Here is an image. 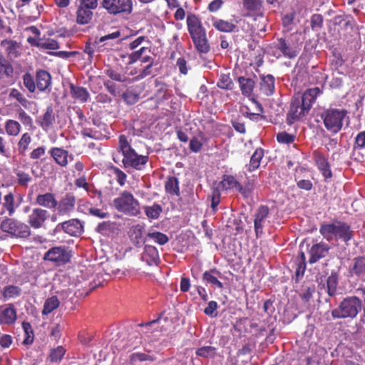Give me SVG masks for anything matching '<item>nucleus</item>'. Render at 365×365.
Segmentation results:
<instances>
[{"instance_id":"f257e3e1","label":"nucleus","mask_w":365,"mask_h":365,"mask_svg":"<svg viewBox=\"0 0 365 365\" xmlns=\"http://www.w3.org/2000/svg\"><path fill=\"white\" fill-rule=\"evenodd\" d=\"M320 93L318 87L307 89L302 96L292 98L287 120L291 125L307 115Z\"/></svg>"},{"instance_id":"f03ea898","label":"nucleus","mask_w":365,"mask_h":365,"mask_svg":"<svg viewBox=\"0 0 365 365\" xmlns=\"http://www.w3.org/2000/svg\"><path fill=\"white\" fill-rule=\"evenodd\" d=\"M118 148L123 156L122 163L125 168H133L141 170L148 162V156L138 155L131 147L128 138L124 135L119 136Z\"/></svg>"},{"instance_id":"7ed1b4c3","label":"nucleus","mask_w":365,"mask_h":365,"mask_svg":"<svg viewBox=\"0 0 365 365\" xmlns=\"http://www.w3.org/2000/svg\"><path fill=\"white\" fill-rule=\"evenodd\" d=\"M319 232L328 241L341 240L346 242L353 237V231L350 226L341 221L322 224L320 226Z\"/></svg>"},{"instance_id":"20e7f679","label":"nucleus","mask_w":365,"mask_h":365,"mask_svg":"<svg viewBox=\"0 0 365 365\" xmlns=\"http://www.w3.org/2000/svg\"><path fill=\"white\" fill-rule=\"evenodd\" d=\"M113 207L118 212L130 216H138L140 213V203L132 193L123 191L113 200Z\"/></svg>"},{"instance_id":"39448f33","label":"nucleus","mask_w":365,"mask_h":365,"mask_svg":"<svg viewBox=\"0 0 365 365\" xmlns=\"http://www.w3.org/2000/svg\"><path fill=\"white\" fill-rule=\"evenodd\" d=\"M361 309V302L356 297L345 298L336 307L331 311L334 319L354 318Z\"/></svg>"},{"instance_id":"423d86ee","label":"nucleus","mask_w":365,"mask_h":365,"mask_svg":"<svg viewBox=\"0 0 365 365\" xmlns=\"http://www.w3.org/2000/svg\"><path fill=\"white\" fill-rule=\"evenodd\" d=\"M0 230L12 237L27 238L31 235L28 225L14 218L6 217L1 221Z\"/></svg>"},{"instance_id":"0eeeda50","label":"nucleus","mask_w":365,"mask_h":365,"mask_svg":"<svg viewBox=\"0 0 365 365\" xmlns=\"http://www.w3.org/2000/svg\"><path fill=\"white\" fill-rule=\"evenodd\" d=\"M346 115V111L343 109H327L321 116L326 128L333 133H336L341 129Z\"/></svg>"},{"instance_id":"6e6552de","label":"nucleus","mask_w":365,"mask_h":365,"mask_svg":"<svg viewBox=\"0 0 365 365\" xmlns=\"http://www.w3.org/2000/svg\"><path fill=\"white\" fill-rule=\"evenodd\" d=\"M101 5L112 15L130 14L133 11L132 0H102Z\"/></svg>"},{"instance_id":"1a4fd4ad","label":"nucleus","mask_w":365,"mask_h":365,"mask_svg":"<svg viewBox=\"0 0 365 365\" xmlns=\"http://www.w3.org/2000/svg\"><path fill=\"white\" fill-rule=\"evenodd\" d=\"M71 257V251L64 246H59L49 249L45 253L43 259L49 261L57 266H61L68 262Z\"/></svg>"},{"instance_id":"9d476101","label":"nucleus","mask_w":365,"mask_h":365,"mask_svg":"<svg viewBox=\"0 0 365 365\" xmlns=\"http://www.w3.org/2000/svg\"><path fill=\"white\" fill-rule=\"evenodd\" d=\"M17 319V312L13 304L0 306V325L11 326Z\"/></svg>"},{"instance_id":"9b49d317","label":"nucleus","mask_w":365,"mask_h":365,"mask_svg":"<svg viewBox=\"0 0 365 365\" xmlns=\"http://www.w3.org/2000/svg\"><path fill=\"white\" fill-rule=\"evenodd\" d=\"M48 217V212L41 207H36L31 210L28 217V223L34 228L38 229L43 226L45 222Z\"/></svg>"},{"instance_id":"f8f14e48","label":"nucleus","mask_w":365,"mask_h":365,"mask_svg":"<svg viewBox=\"0 0 365 365\" xmlns=\"http://www.w3.org/2000/svg\"><path fill=\"white\" fill-rule=\"evenodd\" d=\"M187 26L191 38L202 36L206 34L200 19L195 14H190L187 16Z\"/></svg>"},{"instance_id":"ddd939ff","label":"nucleus","mask_w":365,"mask_h":365,"mask_svg":"<svg viewBox=\"0 0 365 365\" xmlns=\"http://www.w3.org/2000/svg\"><path fill=\"white\" fill-rule=\"evenodd\" d=\"M83 225L77 219H71L68 221L59 223L56 227V231L63 230L71 236H77L83 231Z\"/></svg>"},{"instance_id":"4468645a","label":"nucleus","mask_w":365,"mask_h":365,"mask_svg":"<svg viewBox=\"0 0 365 365\" xmlns=\"http://www.w3.org/2000/svg\"><path fill=\"white\" fill-rule=\"evenodd\" d=\"M269 213V210L267 206L262 205L257 209L254 220V227L257 237H259L263 233V228Z\"/></svg>"},{"instance_id":"2eb2a0df","label":"nucleus","mask_w":365,"mask_h":365,"mask_svg":"<svg viewBox=\"0 0 365 365\" xmlns=\"http://www.w3.org/2000/svg\"><path fill=\"white\" fill-rule=\"evenodd\" d=\"M315 163L318 169L322 173L324 178L329 179L332 177V173L330 169V165L328 162V159L325 155L318 150H315L313 153Z\"/></svg>"},{"instance_id":"dca6fc26","label":"nucleus","mask_w":365,"mask_h":365,"mask_svg":"<svg viewBox=\"0 0 365 365\" xmlns=\"http://www.w3.org/2000/svg\"><path fill=\"white\" fill-rule=\"evenodd\" d=\"M329 249V246L324 242L313 245L309 251V263H315L321 258L325 257L328 255Z\"/></svg>"},{"instance_id":"f3484780","label":"nucleus","mask_w":365,"mask_h":365,"mask_svg":"<svg viewBox=\"0 0 365 365\" xmlns=\"http://www.w3.org/2000/svg\"><path fill=\"white\" fill-rule=\"evenodd\" d=\"M141 259L149 266H157L160 262L159 253L154 246L146 245L141 254Z\"/></svg>"},{"instance_id":"a211bd4d","label":"nucleus","mask_w":365,"mask_h":365,"mask_svg":"<svg viewBox=\"0 0 365 365\" xmlns=\"http://www.w3.org/2000/svg\"><path fill=\"white\" fill-rule=\"evenodd\" d=\"M36 88L39 91L50 92L51 86V76L45 70H38L36 73Z\"/></svg>"},{"instance_id":"6ab92c4d","label":"nucleus","mask_w":365,"mask_h":365,"mask_svg":"<svg viewBox=\"0 0 365 365\" xmlns=\"http://www.w3.org/2000/svg\"><path fill=\"white\" fill-rule=\"evenodd\" d=\"M275 90V78L271 75L260 76L259 91L265 96L274 94Z\"/></svg>"},{"instance_id":"aec40b11","label":"nucleus","mask_w":365,"mask_h":365,"mask_svg":"<svg viewBox=\"0 0 365 365\" xmlns=\"http://www.w3.org/2000/svg\"><path fill=\"white\" fill-rule=\"evenodd\" d=\"M222 273L216 269H211L205 271L202 274V280L207 284H210L214 288H223V284L219 280L222 278Z\"/></svg>"},{"instance_id":"412c9836","label":"nucleus","mask_w":365,"mask_h":365,"mask_svg":"<svg viewBox=\"0 0 365 365\" xmlns=\"http://www.w3.org/2000/svg\"><path fill=\"white\" fill-rule=\"evenodd\" d=\"M145 226L143 225L138 224L132 226L128 232L129 237L131 242L136 246H139L146 241L144 236Z\"/></svg>"},{"instance_id":"4be33fe9","label":"nucleus","mask_w":365,"mask_h":365,"mask_svg":"<svg viewBox=\"0 0 365 365\" xmlns=\"http://www.w3.org/2000/svg\"><path fill=\"white\" fill-rule=\"evenodd\" d=\"M58 214L60 215H66L71 212L75 207V197L72 195H66L63 198L57 206Z\"/></svg>"},{"instance_id":"5701e85b","label":"nucleus","mask_w":365,"mask_h":365,"mask_svg":"<svg viewBox=\"0 0 365 365\" xmlns=\"http://www.w3.org/2000/svg\"><path fill=\"white\" fill-rule=\"evenodd\" d=\"M334 26H341L344 29L352 30L356 25V21L354 17L349 14H338L332 19Z\"/></svg>"},{"instance_id":"b1692460","label":"nucleus","mask_w":365,"mask_h":365,"mask_svg":"<svg viewBox=\"0 0 365 365\" xmlns=\"http://www.w3.org/2000/svg\"><path fill=\"white\" fill-rule=\"evenodd\" d=\"M69 88L71 96L75 101L80 103H86L88 101L90 93L86 88L76 86L73 83L70 84Z\"/></svg>"},{"instance_id":"393cba45","label":"nucleus","mask_w":365,"mask_h":365,"mask_svg":"<svg viewBox=\"0 0 365 365\" xmlns=\"http://www.w3.org/2000/svg\"><path fill=\"white\" fill-rule=\"evenodd\" d=\"M49 154L61 167H66L68 163V152L61 148L54 147L49 150Z\"/></svg>"},{"instance_id":"a878e982","label":"nucleus","mask_w":365,"mask_h":365,"mask_svg":"<svg viewBox=\"0 0 365 365\" xmlns=\"http://www.w3.org/2000/svg\"><path fill=\"white\" fill-rule=\"evenodd\" d=\"M36 203L48 209L55 208L58 205L55 195L51 192L38 195L36 198Z\"/></svg>"},{"instance_id":"bb28decb","label":"nucleus","mask_w":365,"mask_h":365,"mask_svg":"<svg viewBox=\"0 0 365 365\" xmlns=\"http://www.w3.org/2000/svg\"><path fill=\"white\" fill-rule=\"evenodd\" d=\"M350 272L352 275H356L365 280V257H356L354 259Z\"/></svg>"},{"instance_id":"cd10ccee","label":"nucleus","mask_w":365,"mask_h":365,"mask_svg":"<svg viewBox=\"0 0 365 365\" xmlns=\"http://www.w3.org/2000/svg\"><path fill=\"white\" fill-rule=\"evenodd\" d=\"M37 122L44 130L49 129L55 122V115L52 107H47L45 113L38 118Z\"/></svg>"},{"instance_id":"c85d7f7f","label":"nucleus","mask_w":365,"mask_h":365,"mask_svg":"<svg viewBox=\"0 0 365 365\" xmlns=\"http://www.w3.org/2000/svg\"><path fill=\"white\" fill-rule=\"evenodd\" d=\"M1 45L5 49L10 59L16 58L19 56L20 47L16 42L5 40L1 42Z\"/></svg>"},{"instance_id":"c756f323","label":"nucleus","mask_w":365,"mask_h":365,"mask_svg":"<svg viewBox=\"0 0 365 365\" xmlns=\"http://www.w3.org/2000/svg\"><path fill=\"white\" fill-rule=\"evenodd\" d=\"M240 90L242 95L250 96L252 93L255 83L253 79L240 76L238 78Z\"/></svg>"},{"instance_id":"7c9ffc66","label":"nucleus","mask_w":365,"mask_h":365,"mask_svg":"<svg viewBox=\"0 0 365 365\" xmlns=\"http://www.w3.org/2000/svg\"><path fill=\"white\" fill-rule=\"evenodd\" d=\"M196 50L200 53H207L210 47L206 36V34L192 38Z\"/></svg>"},{"instance_id":"2f4dec72","label":"nucleus","mask_w":365,"mask_h":365,"mask_svg":"<svg viewBox=\"0 0 365 365\" xmlns=\"http://www.w3.org/2000/svg\"><path fill=\"white\" fill-rule=\"evenodd\" d=\"M92 16V9L79 5L76 16V21L78 24H86L91 20Z\"/></svg>"},{"instance_id":"473e14b6","label":"nucleus","mask_w":365,"mask_h":365,"mask_svg":"<svg viewBox=\"0 0 365 365\" xmlns=\"http://www.w3.org/2000/svg\"><path fill=\"white\" fill-rule=\"evenodd\" d=\"M264 156V150L262 148H257L250 158L249 165H247L249 172H252L257 169Z\"/></svg>"},{"instance_id":"72a5a7b5","label":"nucleus","mask_w":365,"mask_h":365,"mask_svg":"<svg viewBox=\"0 0 365 365\" xmlns=\"http://www.w3.org/2000/svg\"><path fill=\"white\" fill-rule=\"evenodd\" d=\"M4 128L8 135L17 136L21 132V126L18 121L9 119L5 122Z\"/></svg>"},{"instance_id":"f704fd0d","label":"nucleus","mask_w":365,"mask_h":365,"mask_svg":"<svg viewBox=\"0 0 365 365\" xmlns=\"http://www.w3.org/2000/svg\"><path fill=\"white\" fill-rule=\"evenodd\" d=\"M1 208L4 214L8 212L9 215L11 216L14 213V197L12 193L9 192L4 196V202L1 203Z\"/></svg>"},{"instance_id":"c9c22d12","label":"nucleus","mask_w":365,"mask_h":365,"mask_svg":"<svg viewBox=\"0 0 365 365\" xmlns=\"http://www.w3.org/2000/svg\"><path fill=\"white\" fill-rule=\"evenodd\" d=\"M116 223L110 221H104L98 225L96 231L103 235H109L115 232Z\"/></svg>"},{"instance_id":"e433bc0d","label":"nucleus","mask_w":365,"mask_h":365,"mask_svg":"<svg viewBox=\"0 0 365 365\" xmlns=\"http://www.w3.org/2000/svg\"><path fill=\"white\" fill-rule=\"evenodd\" d=\"M36 46L41 49L56 50L59 48L57 41L52 38H38Z\"/></svg>"},{"instance_id":"4c0bfd02","label":"nucleus","mask_w":365,"mask_h":365,"mask_svg":"<svg viewBox=\"0 0 365 365\" xmlns=\"http://www.w3.org/2000/svg\"><path fill=\"white\" fill-rule=\"evenodd\" d=\"M1 294L5 299L16 298L21 294V289L14 285L6 286L2 289Z\"/></svg>"},{"instance_id":"58836bf2","label":"nucleus","mask_w":365,"mask_h":365,"mask_svg":"<svg viewBox=\"0 0 365 365\" xmlns=\"http://www.w3.org/2000/svg\"><path fill=\"white\" fill-rule=\"evenodd\" d=\"M59 304L60 302L58 299L57 297L53 296L51 297L48 298L45 301L42 314L44 315L49 314L53 310L57 309L59 307Z\"/></svg>"},{"instance_id":"ea45409f","label":"nucleus","mask_w":365,"mask_h":365,"mask_svg":"<svg viewBox=\"0 0 365 365\" xmlns=\"http://www.w3.org/2000/svg\"><path fill=\"white\" fill-rule=\"evenodd\" d=\"M212 24L216 29L222 32H232L236 28V25L233 23L222 19L214 21Z\"/></svg>"},{"instance_id":"a19ab883","label":"nucleus","mask_w":365,"mask_h":365,"mask_svg":"<svg viewBox=\"0 0 365 365\" xmlns=\"http://www.w3.org/2000/svg\"><path fill=\"white\" fill-rule=\"evenodd\" d=\"M240 182L232 175H224L220 185L223 190H231L236 188L238 190Z\"/></svg>"},{"instance_id":"79ce46f5","label":"nucleus","mask_w":365,"mask_h":365,"mask_svg":"<svg viewBox=\"0 0 365 365\" xmlns=\"http://www.w3.org/2000/svg\"><path fill=\"white\" fill-rule=\"evenodd\" d=\"M338 284V277L332 272L327 279V292L330 297L335 295Z\"/></svg>"},{"instance_id":"37998d69","label":"nucleus","mask_w":365,"mask_h":365,"mask_svg":"<svg viewBox=\"0 0 365 365\" xmlns=\"http://www.w3.org/2000/svg\"><path fill=\"white\" fill-rule=\"evenodd\" d=\"M165 190L171 195H180L178 180L175 177L169 178L165 183Z\"/></svg>"},{"instance_id":"c03bdc74","label":"nucleus","mask_w":365,"mask_h":365,"mask_svg":"<svg viewBox=\"0 0 365 365\" xmlns=\"http://www.w3.org/2000/svg\"><path fill=\"white\" fill-rule=\"evenodd\" d=\"M277 47L283 53L284 56L292 58L297 56L295 51H292L289 46L287 43L285 39H278Z\"/></svg>"},{"instance_id":"a18cd8bd","label":"nucleus","mask_w":365,"mask_h":365,"mask_svg":"<svg viewBox=\"0 0 365 365\" xmlns=\"http://www.w3.org/2000/svg\"><path fill=\"white\" fill-rule=\"evenodd\" d=\"M144 211L148 218L158 219L162 212V207L160 205L155 203L151 206H145Z\"/></svg>"},{"instance_id":"49530a36","label":"nucleus","mask_w":365,"mask_h":365,"mask_svg":"<svg viewBox=\"0 0 365 365\" xmlns=\"http://www.w3.org/2000/svg\"><path fill=\"white\" fill-rule=\"evenodd\" d=\"M195 354L203 358H213L216 354V348L212 346H202L196 350Z\"/></svg>"},{"instance_id":"de8ad7c7","label":"nucleus","mask_w":365,"mask_h":365,"mask_svg":"<svg viewBox=\"0 0 365 365\" xmlns=\"http://www.w3.org/2000/svg\"><path fill=\"white\" fill-rule=\"evenodd\" d=\"M255 190V183L252 180H248L245 185H241L238 187L239 192L245 197L248 198L252 195Z\"/></svg>"},{"instance_id":"09e8293b","label":"nucleus","mask_w":365,"mask_h":365,"mask_svg":"<svg viewBox=\"0 0 365 365\" xmlns=\"http://www.w3.org/2000/svg\"><path fill=\"white\" fill-rule=\"evenodd\" d=\"M217 85L222 89L231 90L233 88L234 83L230 74H221Z\"/></svg>"},{"instance_id":"8fccbe9b","label":"nucleus","mask_w":365,"mask_h":365,"mask_svg":"<svg viewBox=\"0 0 365 365\" xmlns=\"http://www.w3.org/2000/svg\"><path fill=\"white\" fill-rule=\"evenodd\" d=\"M146 236L160 245H164L169 240L168 237L165 234L160 232H148Z\"/></svg>"},{"instance_id":"3c124183","label":"nucleus","mask_w":365,"mask_h":365,"mask_svg":"<svg viewBox=\"0 0 365 365\" xmlns=\"http://www.w3.org/2000/svg\"><path fill=\"white\" fill-rule=\"evenodd\" d=\"M31 142V137L28 133H24L18 142V150L21 154L24 153Z\"/></svg>"},{"instance_id":"603ef678","label":"nucleus","mask_w":365,"mask_h":365,"mask_svg":"<svg viewBox=\"0 0 365 365\" xmlns=\"http://www.w3.org/2000/svg\"><path fill=\"white\" fill-rule=\"evenodd\" d=\"M66 353V349L62 346H58L51 351L49 359L51 362H59Z\"/></svg>"},{"instance_id":"864d4df0","label":"nucleus","mask_w":365,"mask_h":365,"mask_svg":"<svg viewBox=\"0 0 365 365\" xmlns=\"http://www.w3.org/2000/svg\"><path fill=\"white\" fill-rule=\"evenodd\" d=\"M23 82L24 86L30 93H34L36 89V79L34 80L31 74L26 73L23 76Z\"/></svg>"},{"instance_id":"5fc2aeb1","label":"nucleus","mask_w":365,"mask_h":365,"mask_svg":"<svg viewBox=\"0 0 365 365\" xmlns=\"http://www.w3.org/2000/svg\"><path fill=\"white\" fill-rule=\"evenodd\" d=\"M14 70L9 62L3 57L0 63V74L6 77H11Z\"/></svg>"},{"instance_id":"6e6d98bb","label":"nucleus","mask_w":365,"mask_h":365,"mask_svg":"<svg viewBox=\"0 0 365 365\" xmlns=\"http://www.w3.org/2000/svg\"><path fill=\"white\" fill-rule=\"evenodd\" d=\"M10 98H14L18 101L21 105L25 108L29 104V101L25 98L23 93H21L18 89L12 88L9 93Z\"/></svg>"},{"instance_id":"4d7b16f0","label":"nucleus","mask_w":365,"mask_h":365,"mask_svg":"<svg viewBox=\"0 0 365 365\" xmlns=\"http://www.w3.org/2000/svg\"><path fill=\"white\" fill-rule=\"evenodd\" d=\"M104 73L112 80L118 82H125L126 81V76L117 71L108 68L105 70Z\"/></svg>"},{"instance_id":"13d9d810","label":"nucleus","mask_w":365,"mask_h":365,"mask_svg":"<svg viewBox=\"0 0 365 365\" xmlns=\"http://www.w3.org/2000/svg\"><path fill=\"white\" fill-rule=\"evenodd\" d=\"M22 327L24 330L26 338L24 340V343L26 344H30L34 340V334L31 324L29 322H24L22 323Z\"/></svg>"},{"instance_id":"bf43d9fd","label":"nucleus","mask_w":365,"mask_h":365,"mask_svg":"<svg viewBox=\"0 0 365 365\" xmlns=\"http://www.w3.org/2000/svg\"><path fill=\"white\" fill-rule=\"evenodd\" d=\"M211 205L210 207L214 212L217 211V205L220 202V192L218 189L215 188L212 190L210 195Z\"/></svg>"},{"instance_id":"052dcab7","label":"nucleus","mask_w":365,"mask_h":365,"mask_svg":"<svg viewBox=\"0 0 365 365\" xmlns=\"http://www.w3.org/2000/svg\"><path fill=\"white\" fill-rule=\"evenodd\" d=\"M16 177L18 183L21 186L26 187L31 181V177L29 174L21 170L17 171Z\"/></svg>"},{"instance_id":"680f3d73","label":"nucleus","mask_w":365,"mask_h":365,"mask_svg":"<svg viewBox=\"0 0 365 365\" xmlns=\"http://www.w3.org/2000/svg\"><path fill=\"white\" fill-rule=\"evenodd\" d=\"M202 138L193 137L190 141V149L193 153H198L202 147Z\"/></svg>"},{"instance_id":"e2e57ef3","label":"nucleus","mask_w":365,"mask_h":365,"mask_svg":"<svg viewBox=\"0 0 365 365\" xmlns=\"http://www.w3.org/2000/svg\"><path fill=\"white\" fill-rule=\"evenodd\" d=\"M123 98L128 104L132 105L138 101L139 96L133 91H127L123 94Z\"/></svg>"},{"instance_id":"0e129e2a","label":"nucleus","mask_w":365,"mask_h":365,"mask_svg":"<svg viewBox=\"0 0 365 365\" xmlns=\"http://www.w3.org/2000/svg\"><path fill=\"white\" fill-rule=\"evenodd\" d=\"M294 135L289 134L286 132L279 133L277 135V140L280 143L289 144L294 142Z\"/></svg>"},{"instance_id":"69168bd1","label":"nucleus","mask_w":365,"mask_h":365,"mask_svg":"<svg viewBox=\"0 0 365 365\" xmlns=\"http://www.w3.org/2000/svg\"><path fill=\"white\" fill-rule=\"evenodd\" d=\"M113 174L115 176V180L118 182V183L120 186L124 185L127 179L126 174L124 172H123L120 169L116 167L113 168Z\"/></svg>"},{"instance_id":"338daca9","label":"nucleus","mask_w":365,"mask_h":365,"mask_svg":"<svg viewBox=\"0 0 365 365\" xmlns=\"http://www.w3.org/2000/svg\"><path fill=\"white\" fill-rule=\"evenodd\" d=\"M18 118L24 125L31 126L33 120L24 110H21L18 113Z\"/></svg>"},{"instance_id":"774afa93","label":"nucleus","mask_w":365,"mask_h":365,"mask_svg":"<svg viewBox=\"0 0 365 365\" xmlns=\"http://www.w3.org/2000/svg\"><path fill=\"white\" fill-rule=\"evenodd\" d=\"M365 147V131L358 133L355 138L354 149L364 148Z\"/></svg>"}]
</instances>
